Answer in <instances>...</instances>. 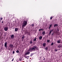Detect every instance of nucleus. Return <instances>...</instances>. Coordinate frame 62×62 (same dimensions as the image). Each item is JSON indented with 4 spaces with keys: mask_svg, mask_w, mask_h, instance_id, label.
Segmentation results:
<instances>
[{
    "mask_svg": "<svg viewBox=\"0 0 62 62\" xmlns=\"http://www.w3.org/2000/svg\"><path fill=\"white\" fill-rule=\"evenodd\" d=\"M45 31H44L42 32V34H43V35H45Z\"/></svg>",
    "mask_w": 62,
    "mask_h": 62,
    "instance_id": "8",
    "label": "nucleus"
},
{
    "mask_svg": "<svg viewBox=\"0 0 62 62\" xmlns=\"http://www.w3.org/2000/svg\"><path fill=\"white\" fill-rule=\"evenodd\" d=\"M31 26L32 27H33L34 26V24H31Z\"/></svg>",
    "mask_w": 62,
    "mask_h": 62,
    "instance_id": "22",
    "label": "nucleus"
},
{
    "mask_svg": "<svg viewBox=\"0 0 62 62\" xmlns=\"http://www.w3.org/2000/svg\"><path fill=\"white\" fill-rule=\"evenodd\" d=\"M7 42H5V45H4V46L6 48H7Z\"/></svg>",
    "mask_w": 62,
    "mask_h": 62,
    "instance_id": "3",
    "label": "nucleus"
},
{
    "mask_svg": "<svg viewBox=\"0 0 62 62\" xmlns=\"http://www.w3.org/2000/svg\"><path fill=\"white\" fill-rule=\"evenodd\" d=\"M58 48H60V46H58Z\"/></svg>",
    "mask_w": 62,
    "mask_h": 62,
    "instance_id": "33",
    "label": "nucleus"
},
{
    "mask_svg": "<svg viewBox=\"0 0 62 62\" xmlns=\"http://www.w3.org/2000/svg\"><path fill=\"white\" fill-rule=\"evenodd\" d=\"M58 50L57 49H54V51L55 52H57V51Z\"/></svg>",
    "mask_w": 62,
    "mask_h": 62,
    "instance_id": "17",
    "label": "nucleus"
},
{
    "mask_svg": "<svg viewBox=\"0 0 62 62\" xmlns=\"http://www.w3.org/2000/svg\"><path fill=\"white\" fill-rule=\"evenodd\" d=\"M50 40H49V39H48L47 40V42H50Z\"/></svg>",
    "mask_w": 62,
    "mask_h": 62,
    "instance_id": "23",
    "label": "nucleus"
},
{
    "mask_svg": "<svg viewBox=\"0 0 62 62\" xmlns=\"http://www.w3.org/2000/svg\"><path fill=\"white\" fill-rule=\"evenodd\" d=\"M35 49H37V46H34L32 48H30L29 49V50H28V51H31V52H32V51H35Z\"/></svg>",
    "mask_w": 62,
    "mask_h": 62,
    "instance_id": "1",
    "label": "nucleus"
},
{
    "mask_svg": "<svg viewBox=\"0 0 62 62\" xmlns=\"http://www.w3.org/2000/svg\"><path fill=\"white\" fill-rule=\"evenodd\" d=\"M32 43V41L31 40L30 42V44H31V43Z\"/></svg>",
    "mask_w": 62,
    "mask_h": 62,
    "instance_id": "24",
    "label": "nucleus"
},
{
    "mask_svg": "<svg viewBox=\"0 0 62 62\" xmlns=\"http://www.w3.org/2000/svg\"><path fill=\"white\" fill-rule=\"evenodd\" d=\"M1 37H0V40H1Z\"/></svg>",
    "mask_w": 62,
    "mask_h": 62,
    "instance_id": "36",
    "label": "nucleus"
},
{
    "mask_svg": "<svg viewBox=\"0 0 62 62\" xmlns=\"http://www.w3.org/2000/svg\"><path fill=\"white\" fill-rule=\"evenodd\" d=\"M37 50H38V49H37Z\"/></svg>",
    "mask_w": 62,
    "mask_h": 62,
    "instance_id": "41",
    "label": "nucleus"
},
{
    "mask_svg": "<svg viewBox=\"0 0 62 62\" xmlns=\"http://www.w3.org/2000/svg\"><path fill=\"white\" fill-rule=\"evenodd\" d=\"M13 45H10V47H11V48H13Z\"/></svg>",
    "mask_w": 62,
    "mask_h": 62,
    "instance_id": "10",
    "label": "nucleus"
},
{
    "mask_svg": "<svg viewBox=\"0 0 62 62\" xmlns=\"http://www.w3.org/2000/svg\"><path fill=\"white\" fill-rule=\"evenodd\" d=\"M14 60V58H13L12 60V61H13Z\"/></svg>",
    "mask_w": 62,
    "mask_h": 62,
    "instance_id": "32",
    "label": "nucleus"
},
{
    "mask_svg": "<svg viewBox=\"0 0 62 62\" xmlns=\"http://www.w3.org/2000/svg\"><path fill=\"white\" fill-rule=\"evenodd\" d=\"M45 50L48 51V47L47 46L45 48Z\"/></svg>",
    "mask_w": 62,
    "mask_h": 62,
    "instance_id": "9",
    "label": "nucleus"
},
{
    "mask_svg": "<svg viewBox=\"0 0 62 62\" xmlns=\"http://www.w3.org/2000/svg\"><path fill=\"white\" fill-rule=\"evenodd\" d=\"M36 39H37V38H35L33 40V41H36Z\"/></svg>",
    "mask_w": 62,
    "mask_h": 62,
    "instance_id": "18",
    "label": "nucleus"
},
{
    "mask_svg": "<svg viewBox=\"0 0 62 62\" xmlns=\"http://www.w3.org/2000/svg\"><path fill=\"white\" fill-rule=\"evenodd\" d=\"M42 36H40L39 37V39H42Z\"/></svg>",
    "mask_w": 62,
    "mask_h": 62,
    "instance_id": "13",
    "label": "nucleus"
},
{
    "mask_svg": "<svg viewBox=\"0 0 62 62\" xmlns=\"http://www.w3.org/2000/svg\"><path fill=\"white\" fill-rule=\"evenodd\" d=\"M26 33H27V32H26Z\"/></svg>",
    "mask_w": 62,
    "mask_h": 62,
    "instance_id": "39",
    "label": "nucleus"
},
{
    "mask_svg": "<svg viewBox=\"0 0 62 62\" xmlns=\"http://www.w3.org/2000/svg\"><path fill=\"white\" fill-rule=\"evenodd\" d=\"M58 26V25H57V24H54V27H55V26Z\"/></svg>",
    "mask_w": 62,
    "mask_h": 62,
    "instance_id": "15",
    "label": "nucleus"
},
{
    "mask_svg": "<svg viewBox=\"0 0 62 62\" xmlns=\"http://www.w3.org/2000/svg\"><path fill=\"white\" fill-rule=\"evenodd\" d=\"M18 30V28H15V31H17V30Z\"/></svg>",
    "mask_w": 62,
    "mask_h": 62,
    "instance_id": "12",
    "label": "nucleus"
},
{
    "mask_svg": "<svg viewBox=\"0 0 62 62\" xmlns=\"http://www.w3.org/2000/svg\"><path fill=\"white\" fill-rule=\"evenodd\" d=\"M20 61H21V60H22V59H21V58L20 59Z\"/></svg>",
    "mask_w": 62,
    "mask_h": 62,
    "instance_id": "34",
    "label": "nucleus"
},
{
    "mask_svg": "<svg viewBox=\"0 0 62 62\" xmlns=\"http://www.w3.org/2000/svg\"><path fill=\"white\" fill-rule=\"evenodd\" d=\"M2 35H3V33H1V35L0 36H1V37H2Z\"/></svg>",
    "mask_w": 62,
    "mask_h": 62,
    "instance_id": "30",
    "label": "nucleus"
},
{
    "mask_svg": "<svg viewBox=\"0 0 62 62\" xmlns=\"http://www.w3.org/2000/svg\"><path fill=\"white\" fill-rule=\"evenodd\" d=\"M0 21H2V20H3V18L1 17V18H0Z\"/></svg>",
    "mask_w": 62,
    "mask_h": 62,
    "instance_id": "27",
    "label": "nucleus"
},
{
    "mask_svg": "<svg viewBox=\"0 0 62 62\" xmlns=\"http://www.w3.org/2000/svg\"><path fill=\"white\" fill-rule=\"evenodd\" d=\"M53 30H51L49 32V35H51V33H52V32H53Z\"/></svg>",
    "mask_w": 62,
    "mask_h": 62,
    "instance_id": "5",
    "label": "nucleus"
},
{
    "mask_svg": "<svg viewBox=\"0 0 62 62\" xmlns=\"http://www.w3.org/2000/svg\"><path fill=\"white\" fill-rule=\"evenodd\" d=\"M24 38V35H23V36L22 37V39H23Z\"/></svg>",
    "mask_w": 62,
    "mask_h": 62,
    "instance_id": "19",
    "label": "nucleus"
},
{
    "mask_svg": "<svg viewBox=\"0 0 62 62\" xmlns=\"http://www.w3.org/2000/svg\"><path fill=\"white\" fill-rule=\"evenodd\" d=\"M46 43H44L43 44V47H45L46 46Z\"/></svg>",
    "mask_w": 62,
    "mask_h": 62,
    "instance_id": "7",
    "label": "nucleus"
},
{
    "mask_svg": "<svg viewBox=\"0 0 62 62\" xmlns=\"http://www.w3.org/2000/svg\"><path fill=\"white\" fill-rule=\"evenodd\" d=\"M0 34H1V31H0Z\"/></svg>",
    "mask_w": 62,
    "mask_h": 62,
    "instance_id": "37",
    "label": "nucleus"
},
{
    "mask_svg": "<svg viewBox=\"0 0 62 62\" xmlns=\"http://www.w3.org/2000/svg\"><path fill=\"white\" fill-rule=\"evenodd\" d=\"M16 52L17 53H18L19 52V50H17V51H16Z\"/></svg>",
    "mask_w": 62,
    "mask_h": 62,
    "instance_id": "25",
    "label": "nucleus"
},
{
    "mask_svg": "<svg viewBox=\"0 0 62 62\" xmlns=\"http://www.w3.org/2000/svg\"><path fill=\"white\" fill-rule=\"evenodd\" d=\"M27 23V21H24L23 22V26H24L25 25H26Z\"/></svg>",
    "mask_w": 62,
    "mask_h": 62,
    "instance_id": "2",
    "label": "nucleus"
},
{
    "mask_svg": "<svg viewBox=\"0 0 62 62\" xmlns=\"http://www.w3.org/2000/svg\"><path fill=\"white\" fill-rule=\"evenodd\" d=\"M53 45H54V43L52 42V43L51 44V46H53Z\"/></svg>",
    "mask_w": 62,
    "mask_h": 62,
    "instance_id": "20",
    "label": "nucleus"
},
{
    "mask_svg": "<svg viewBox=\"0 0 62 62\" xmlns=\"http://www.w3.org/2000/svg\"><path fill=\"white\" fill-rule=\"evenodd\" d=\"M57 43H60V41L58 40L57 41Z\"/></svg>",
    "mask_w": 62,
    "mask_h": 62,
    "instance_id": "14",
    "label": "nucleus"
},
{
    "mask_svg": "<svg viewBox=\"0 0 62 62\" xmlns=\"http://www.w3.org/2000/svg\"><path fill=\"white\" fill-rule=\"evenodd\" d=\"M4 30L5 31H8V27H5L4 28Z\"/></svg>",
    "mask_w": 62,
    "mask_h": 62,
    "instance_id": "4",
    "label": "nucleus"
},
{
    "mask_svg": "<svg viewBox=\"0 0 62 62\" xmlns=\"http://www.w3.org/2000/svg\"><path fill=\"white\" fill-rule=\"evenodd\" d=\"M39 31H40V30H43V29H40L39 30Z\"/></svg>",
    "mask_w": 62,
    "mask_h": 62,
    "instance_id": "28",
    "label": "nucleus"
},
{
    "mask_svg": "<svg viewBox=\"0 0 62 62\" xmlns=\"http://www.w3.org/2000/svg\"><path fill=\"white\" fill-rule=\"evenodd\" d=\"M51 27H52V24H51L49 25V29H50Z\"/></svg>",
    "mask_w": 62,
    "mask_h": 62,
    "instance_id": "16",
    "label": "nucleus"
},
{
    "mask_svg": "<svg viewBox=\"0 0 62 62\" xmlns=\"http://www.w3.org/2000/svg\"><path fill=\"white\" fill-rule=\"evenodd\" d=\"M9 50H10V49H9Z\"/></svg>",
    "mask_w": 62,
    "mask_h": 62,
    "instance_id": "40",
    "label": "nucleus"
},
{
    "mask_svg": "<svg viewBox=\"0 0 62 62\" xmlns=\"http://www.w3.org/2000/svg\"><path fill=\"white\" fill-rule=\"evenodd\" d=\"M14 35H12L11 36V38L12 39H13L14 38Z\"/></svg>",
    "mask_w": 62,
    "mask_h": 62,
    "instance_id": "6",
    "label": "nucleus"
},
{
    "mask_svg": "<svg viewBox=\"0 0 62 62\" xmlns=\"http://www.w3.org/2000/svg\"><path fill=\"white\" fill-rule=\"evenodd\" d=\"M29 57V56H27V59H28Z\"/></svg>",
    "mask_w": 62,
    "mask_h": 62,
    "instance_id": "29",
    "label": "nucleus"
},
{
    "mask_svg": "<svg viewBox=\"0 0 62 62\" xmlns=\"http://www.w3.org/2000/svg\"><path fill=\"white\" fill-rule=\"evenodd\" d=\"M4 23V22H3V21L2 22V23Z\"/></svg>",
    "mask_w": 62,
    "mask_h": 62,
    "instance_id": "35",
    "label": "nucleus"
},
{
    "mask_svg": "<svg viewBox=\"0 0 62 62\" xmlns=\"http://www.w3.org/2000/svg\"><path fill=\"white\" fill-rule=\"evenodd\" d=\"M24 26H23V25L22 26V28L23 29L24 28Z\"/></svg>",
    "mask_w": 62,
    "mask_h": 62,
    "instance_id": "26",
    "label": "nucleus"
},
{
    "mask_svg": "<svg viewBox=\"0 0 62 62\" xmlns=\"http://www.w3.org/2000/svg\"><path fill=\"white\" fill-rule=\"evenodd\" d=\"M30 54V52H27L25 54Z\"/></svg>",
    "mask_w": 62,
    "mask_h": 62,
    "instance_id": "11",
    "label": "nucleus"
},
{
    "mask_svg": "<svg viewBox=\"0 0 62 62\" xmlns=\"http://www.w3.org/2000/svg\"><path fill=\"white\" fill-rule=\"evenodd\" d=\"M13 54H14V53H15L14 51H13Z\"/></svg>",
    "mask_w": 62,
    "mask_h": 62,
    "instance_id": "31",
    "label": "nucleus"
},
{
    "mask_svg": "<svg viewBox=\"0 0 62 62\" xmlns=\"http://www.w3.org/2000/svg\"><path fill=\"white\" fill-rule=\"evenodd\" d=\"M44 60H45V58L44 59Z\"/></svg>",
    "mask_w": 62,
    "mask_h": 62,
    "instance_id": "38",
    "label": "nucleus"
},
{
    "mask_svg": "<svg viewBox=\"0 0 62 62\" xmlns=\"http://www.w3.org/2000/svg\"><path fill=\"white\" fill-rule=\"evenodd\" d=\"M53 18V16H51V17H50V20H52Z\"/></svg>",
    "mask_w": 62,
    "mask_h": 62,
    "instance_id": "21",
    "label": "nucleus"
}]
</instances>
